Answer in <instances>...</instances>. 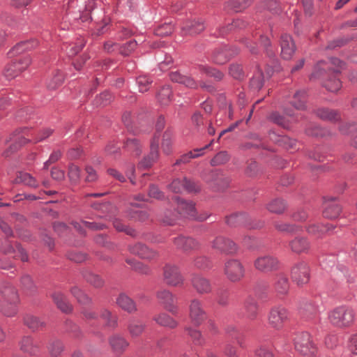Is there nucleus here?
I'll use <instances>...</instances> for the list:
<instances>
[{
	"label": "nucleus",
	"mask_w": 357,
	"mask_h": 357,
	"mask_svg": "<svg viewBox=\"0 0 357 357\" xmlns=\"http://www.w3.org/2000/svg\"><path fill=\"white\" fill-rule=\"evenodd\" d=\"M169 188L175 193H180L183 190H187L188 192H196L198 190V188H197L196 185L188 181L185 177L183 178L174 179L169 185Z\"/></svg>",
	"instance_id": "obj_20"
},
{
	"label": "nucleus",
	"mask_w": 357,
	"mask_h": 357,
	"mask_svg": "<svg viewBox=\"0 0 357 357\" xmlns=\"http://www.w3.org/2000/svg\"><path fill=\"white\" fill-rule=\"evenodd\" d=\"M252 0H229L225 4V9L239 12L247 8Z\"/></svg>",
	"instance_id": "obj_38"
},
{
	"label": "nucleus",
	"mask_w": 357,
	"mask_h": 357,
	"mask_svg": "<svg viewBox=\"0 0 357 357\" xmlns=\"http://www.w3.org/2000/svg\"><path fill=\"white\" fill-rule=\"evenodd\" d=\"M73 225L74 228L81 234L84 233L82 230L83 227H87L92 230H102L105 227V224L88 221H82V222H75L73 223Z\"/></svg>",
	"instance_id": "obj_41"
},
{
	"label": "nucleus",
	"mask_w": 357,
	"mask_h": 357,
	"mask_svg": "<svg viewBox=\"0 0 357 357\" xmlns=\"http://www.w3.org/2000/svg\"><path fill=\"white\" fill-rule=\"evenodd\" d=\"M169 77L172 82L183 84L187 87L192 89L197 87V83L192 77L182 75L179 72H172Z\"/></svg>",
	"instance_id": "obj_31"
},
{
	"label": "nucleus",
	"mask_w": 357,
	"mask_h": 357,
	"mask_svg": "<svg viewBox=\"0 0 357 357\" xmlns=\"http://www.w3.org/2000/svg\"><path fill=\"white\" fill-rule=\"evenodd\" d=\"M294 348L301 355L312 357L317 353L310 335L307 332L297 334L294 340Z\"/></svg>",
	"instance_id": "obj_4"
},
{
	"label": "nucleus",
	"mask_w": 357,
	"mask_h": 357,
	"mask_svg": "<svg viewBox=\"0 0 357 357\" xmlns=\"http://www.w3.org/2000/svg\"><path fill=\"white\" fill-rule=\"evenodd\" d=\"M19 345L21 351L30 356H37L40 351V342L30 336H24Z\"/></svg>",
	"instance_id": "obj_18"
},
{
	"label": "nucleus",
	"mask_w": 357,
	"mask_h": 357,
	"mask_svg": "<svg viewBox=\"0 0 357 357\" xmlns=\"http://www.w3.org/2000/svg\"><path fill=\"white\" fill-rule=\"evenodd\" d=\"M247 221V215L245 213H236L227 217L226 222L229 226H237L244 224Z\"/></svg>",
	"instance_id": "obj_49"
},
{
	"label": "nucleus",
	"mask_w": 357,
	"mask_h": 357,
	"mask_svg": "<svg viewBox=\"0 0 357 357\" xmlns=\"http://www.w3.org/2000/svg\"><path fill=\"white\" fill-rule=\"evenodd\" d=\"M289 248L296 255L308 254L311 249V243L307 237L298 236L289 242Z\"/></svg>",
	"instance_id": "obj_16"
},
{
	"label": "nucleus",
	"mask_w": 357,
	"mask_h": 357,
	"mask_svg": "<svg viewBox=\"0 0 357 357\" xmlns=\"http://www.w3.org/2000/svg\"><path fill=\"white\" fill-rule=\"evenodd\" d=\"M116 304L123 310L132 313L137 310L135 302L126 294L122 293L116 298Z\"/></svg>",
	"instance_id": "obj_32"
},
{
	"label": "nucleus",
	"mask_w": 357,
	"mask_h": 357,
	"mask_svg": "<svg viewBox=\"0 0 357 357\" xmlns=\"http://www.w3.org/2000/svg\"><path fill=\"white\" fill-rule=\"evenodd\" d=\"M52 298L57 307L62 312L68 313L72 310L71 305L68 303L67 298L61 292H54L52 294Z\"/></svg>",
	"instance_id": "obj_33"
},
{
	"label": "nucleus",
	"mask_w": 357,
	"mask_h": 357,
	"mask_svg": "<svg viewBox=\"0 0 357 357\" xmlns=\"http://www.w3.org/2000/svg\"><path fill=\"white\" fill-rule=\"evenodd\" d=\"M286 208L287 204L285 202L281 199H273L266 205V208L268 211L277 214L283 213Z\"/></svg>",
	"instance_id": "obj_43"
},
{
	"label": "nucleus",
	"mask_w": 357,
	"mask_h": 357,
	"mask_svg": "<svg viewBox=\"0 0 357 357\" xmlns=\"http://www.w3.org/2000/svg\"><path fill=\"white\" fill-rule=\"evenodd\" d=\"M275 227L280 231H284L287 233H296L302 230V227L296 225L279 223L275 224Z\"/></svg>",
	"instance_id": "obj_55"
},
{
	"label": "nucleus",
	"mask_w": 357,
	"mask_h": 357,
	"mask_svg": "<svg viewBox=\"0 0 357 357\" xmlns=\"http://www.w3.org/2000/svg\"><path fill=\"white\" fill-rule=\"evenodd\" d=\"M213 140H211L210 144L206 145L203 148L194 149L193 151H190L185 154L182 155L180 158L176 160L174 165H180L181 164L188 163L191 159L198 158L204 154V150L208 149L212 144Z\"/></svg>",
	"instance_id": "obj_28"
},
{
	"label": "nucleus",
	"mask_w": 357,
	"mask_h": 357,
	"mask_svg": "<svg viewBox=\"0 0 357 357\" xmlns=\"http://www.w3.org/2000/svg\"><path fill=\"white\" fill-rule=\"evenodd\" d=\"M269 119L273 123L284 128H288L289 127L290 121L286 119L284 116H282L278 112H275L271 114Z\"/></svg>",
	"instance_id": "obj_54"
},
{
	"label": "nucleus",
	"mask_w": 357,
	"mask_h": 357,
	"mask_svg": "<svg viewBox=\"0 0 357 357\" xmlns=\"http://www.w3.org/2000/svg\"><path fill=\"white\" fill-rule=\"evenodd\" d=\"M68 176L71 182L76 183L80 178V169L75 164H70L68 167Z\"/></svg>",
	"instance_id": "obj_63"
},
{
	"label": "nucleus",
	"mask_w": 357,
	"mask_h": 357,
	"mask_svg": "<svg viewBox=\"0 0 357 357\" xmlns=\"http://www.w3.org/2000/svg\"><path fill=\"white\" fill-rule=\"evenodd\" d=\"M70 291L71 294L77 298L79 303L83 305L91 303V299L78 287H74Z\"/></svg>",
	"instance_id": "obj_53"
},
{
	"label": "nucleus",
	"mask_w": 357,
	"mask_h": 357,
	"mask_svg": "<svg viewBox=\"0 0 357 357\" xmlns=\"http://www.w3.org/2000/svg\"><path fill=\"white\" fill-rule=\"evenodd\" d=\"M153 320L160 326L169 328H174L178 326V322L165 312L154 316Z\"/></svg>",
	"instance_id": "obj_35"
},
{
	"label": "nucleus",
	"mask_w": 357,
	"mask_h": 357,
	"mask_svg": "<svg viewBox=\"0 0 357 357\" xmlns=\"http://www.w3.org/2000/svg\"><path fill=\"white\" fill-rule=\"evenodd\" d=\"M291 276L292 280L297 285L307 284L310 278V267L305 261H300L296 264L291 268Z\"/></svg>",
	"instance_id": "obj_10"
},
{
	"label": "nucleus",
	"mask_w": 357,
	"mask_h": 357,
	"mask_svg": "<svg viewBox=\"0 0 357 357\" xmlns=\"http://www.w3.org/2000/svg\"><path fill=\"white\" fill-rule=\"evenodd\" d=\"M108 341L112 351L118 354H122L129 346L128 340L117 333L111 335Z\"/></svg>",
	"instance_id": "obj_24"
},
{
	"label": "nucleus",
	"mask_w": 357,
	"mask_h": 357,
	"mask_svg": "<svg viewBox=\"0 0 357 357\" xmlns=\"http://www.w3.org/2000/svg\"><path fill=\"white\" fill-rule=\"evenodd\" d=\"M205 28L203 22L200 20L187 21L181 26L183 35H193L202 32Z\"/></svg>",
	"instance_id": "obj_26"
},
{
	"label": "nucleus",
	"mask_w": 357,
	"mask_h": 357,
	"mask_svg": "<svg viewBox=\"0 0 357 357\" xmlns=\"http://www.w3.org/2000/svg\"><path fill=\"white\" fill-rule=\"evenodd\" d=\"M224 273L232 282L241 281L245 276V270L243 264L237 259H230L225 262Z\"/></svg>",
	"instance_id": "obj_6"
},
{
	"label": "nucleus",
	"mask_w": 357,
	"mask_h": 357,
	"mask_svg": "<svg viewBox=\"0 0 357 357\" xmlns=\"http://www.w3.org/2000/svg\"><path fill=\"white\" fill-rule=\"evenodd\" d=\"M163 277L167 284L174 287L182 285L184 280L178 268L173 265L164 267Z\"/></svg>",
	"instance_id": "obj_14"
},
{
	"label": "nucleus",
	"mask_w": 357,
	"mask_h": 357,
	"mask_svg": "<svg viewBox=\"0 0 357 357\" xmlns=\"http://www.w3.org/2000/svg\"><path fill=\"white\" fill-rule=\"evenodd\" d=\"M52 133L53 130L51 128H43L37 132L29 128H20L16 130L14 135V144L10 149L14 151L28 142L38 143L45 140Z\"/></svg>",
	"instance_id": "obj_1"
},
{
	"label": "nucleus",
	"mask_w": 357,
	"mask_h": 357,
	"mask_svg": "<svg viewBox=\"0 0 357 357\" xmlns=\"http://www.w3.org/2000/svg\"><path fill=\"white\" fill-rule=\"evenodd\" d=\"M159 136L155 134L150 144V153L142 160L138 167L139 169H147L153 165L159 158Z\"/></svg>",
	"instance_id": "obj_12"
},
{
	"label": "nucleus",
	"mask_w": 357,
	"mask_h": 357,
	"mask_svg": "<svg viewBox=\"0 0 357 357\" xmlns=\"http://www.w3.org/2000/svg\"><path fill=\"white\" fill-rule=\"evenodd\" d=\"M185 331H188V335L192 339L193 342L196 344L201 345L204 342V340L199 331L191 328L190 327L185 328Z\"/></svg>",
	"instance_id": "obj_61"
},
{
	"label": "nucleus",
	"mask_w": 357,
	"mask_h": 357,
	"mask_svg": "<svg viewBox=\"0 0 357 357\" xmlns=\"http://www.w3.org/2000/svg\"><path fill=\"white\" fill-rule=\"evenodd\" d=\"M172 90L168 86H163L158 94V100L162 105H167L171 101Z\"/></svg>",
	"instance_id": "obj_52"
},
{
	"label": "nucleus",
	"mask_w": 357,
	"mask_h": 357,
	"mask_svg": "<svg viewBox=\"0 0 357 357\" xmlns=\"http://www.w3.org/2000/svg\"><path fill=\"white\" fill-rule=\"evenodd\" d=\"M158 302L163 307L173 314L177 313L178 307L176 305V298L169 290L161 289L156 294Z\"/></svg>",
	"instance_id": "obj_13"
},
{
	"label": "nucleus",
	"mask_w": 357,
	"mask_h": 357,
	"mask_svg": "<svg viewBox=\"0 0 357 357\" xmlns=\"http://www.w3.org/2000/svg\"><path fill=\"white\" fill-rule=\"evenodd\" d=\"M2 251L6 254L14 253L13 257L20 258L22 261L27 260V255H26L24 249L19 245L15 243V247L13 245H9L8 248H1Z\"/></svg>",
	"instance_id": "obj_45"
},
{
	"label": "nucleus",
	"mask_w": 357,
	"mask_h": 357,
	"mask_svg": "<svg viewBox=\"0 0 357 357\" xmlns=\"http://www.w3.org/2000/svg\"><path fill=\"white\" fill-rule=\"evenodd\" d=\"M174 202L176 204L178 213L183 217L204 221L208 215L206 213L197 215L195 204L192 202H186L179 197H175Z\"/></svg>",
	"instance_id": "obj_5"
},
{
	"label": "nucleus",
	"mask_w": 357,
	"mask_h": 357,
	"mask_svg": "<svg viewBox=\"0 0 357 357\" xmlns=\"http://www.w3.org/2000/svg\"><path fill=\"white\" fill-rule=\"evenodd\" d=\"M174 243L176 247L183 251L189 252L197 250L200 247V243L192 237L179 236L174 239Z\"/></svg>",
	"instance_id": "obj_21"
},
{
	"label": "nucleus",
	"mask_w": 357,
	"mask_h": 357,
	"mask_svg": "<svg viewBox=\"0 0 357 357\" xmlns=\"http://www.w3.org/2000/svg\"><path fill=\"white\" fill-rule=\"evenodd\" d=\"M15 183H23L32 188H37L38 183L36 179L26 172H19L14 181Z\"/></svg>",
	"instance_id": "obj_39"
},
{
	"label": "nucleus",
	"mask_w": 357,
	"mask_h": 357,
	"mask_svg": "<svg viewBox=\"0 0 357 357\" xmlns=\"http://www.w3.org/2000/svg\"><path fill=\"white\" fill-rule=\"evenodd\" d=\"M100 318L104 321L106 327L114 329L118 326V317L107 309H102L100 314Z\"/></svg>",
	"instance_id": "obj_34"
},
{
	"label": "nucleus",
	"mask_w": 357,
	"mask_h": 357,
	"mask_svg": "<svg viewBox=\"0 0 357 357\" xmlns=\"http://www.w3.org/2000/svg\"><path fill=\"white\" fill-rule=\"evenodd\" d=\"M112 222L114 227L118 231H124L126 234L131 236H135L136 231L133 229L124 225L120 220L115 218L112 220Z\"/></svg>",
	"instance_id": "obj_58"
},
{
	"label": "nucleus",
	"mask_w": 357,
	"mask_h": 357,
	"mask_svg": "<svg viewBox=\"0 0 357 357\" xmlns=\"http://www.w3.org/2000/svg\"><path fill=\"white\" fill-rule=\"evenodd\" d=\"M63 350V345L59 340L52 341L48 346V351L52 357H57Z\"/></svg>",
	"instance_id": "obj_56"
},
{
	"label": "nucleus",
	"mask_w": 357,
	"mask_h": 357,
	"mask_svg": "<svg viewBox=\"0 0 357 357\" xmlns=\"http://www.w3.org/2000/svg\"><path fill=\"white\" fill-rule=\"evenodd\" d=\"M238 52L237 49L231 50L227 46L217 49L213 52L212 55L213 62L217 64H224L231 56L237 54Z\"/></svg>",
	"instance_id": "obj_22"
},
{
	"label": "nucleus",
	"mask_w": 357,
	"mask_h": 357,
	"mask_svg": "<svg viewBox=\"0 0 357 357\" xmlns=\"http://www.w3.org/2000/svg\"><path fill=\"white\" fill-rule=\"evenodd\" d=\"M341 212V207L335 202H326L323 215L325 218L335 219L337 218Z\"/></svg>",
	"instance_id": "obj_37"
},
{
	"label": "nucleus",
	"mask_w": 357,
	"mask_h": 357,
	"mask_svg": "<svg viewBox=\"0 0 357 357\" xmlns=\"http://www.w3.org/2000/svg\"><path fill=\"white\" fill-rule=\"evenodd\" d=\"M211 246L213 249L225 254H234L238 249L232 240L222 236H216L211 242Z\"/></svg>",
	"instance_id": "obj_15"
},
{
	"label": "nucleus",
	"mask_w": 357,
	"mask_h": 357,
	"mask_svg": "<svg viewBox=\"0 0 357 357\" xmlns=\"http://www.w3.org/2000/svg\"><path fill=\"white\" fill-rule=\"evenodd\" d=\"M152 80L146 75L139 76L137 79L139 90L140 92L144 93L148 91Z\"/></svg>",
	"instance_id": "obj_64"
},
{
	"label": "nucleus",
	"mask_w": 357,
	"mask_h": 357,
	"mask_svg": "<svg viewBox=\"0 0 357 357\" xmlns=\"http://www.w3.org/2000/svg\"><path fill=\"white\" fill-rule=\"evenodd\" d=\"M255 268L262 273H269L277 270L279 267L278 259L272 255L258 257L254 261Z\"/></svg>",
	"instance_id": "obj_11"
},
{
	"label": "nucleus",
	"mask_w": 357,
	"mask_h": 357,
	"mask_svg": "<svg viewBox=\"0 0 357 357\" xmlns=\"http://www.w3.org/2000/svg\"><path fill=\"white\" fill-rule=\"evenodd\" d=\"M305 95L306 93L304 90L297 91L294 94V100L291 104L297 109H304L305 108Z\"/></svg>",
	"instance_id": "obj_48"
},
{
	"label": "nucleus",
	"mask_w": 357,
	"mask_h": 357,
	"mask_svg": "<svg viewBox=\"0 0 357 357\" xmlns=\"http://www.w3.org/2000/svg\"><path fill=\"white\" fill-rule=\"evenodd\" d=\"M258 303L255 298L248 296L243 303V310L245 317L250 319H256L258 314Z\"/></svg>",
	"instance_id": "obj_25"
},
{
	"label": "nucleus",
	"mask_w": 357,
	"mask_h": 357,
	"mask_svg": "<svg viewBox=\"0 0 357 357\" xmlns=\"http://www.w3.org/2000/svg\"><path fill=\"white\" fill-rule=\"evenodd\" d=\"M274 289L278 294L285 295L289 289V280L284 273L276 275L274 282Z\"/></svg>",
	"instance_id": "obj_29"
},
{
	"label": "nucleus",
	"mask_w": 357,
	"mask_h": 357,
	"mask_svg": "<svg viewBox=\"0 0 357 357\" xmlns=\"http://www.w3.org/2000/svg\"><path fill=\"white\" fill-rule=\"evenodd\" d=\"M0 295L4 305L2 307L3 313L7 317H13L17 312V304L19 296L16 289L8 282H3L0 285Z\"/></svg>",
	"instance_id": "obj_2"
},
{
	"label": "nucleus",
	"mask_w": 357,
	"mask_h": 357,
	"mask_svg": "<svg viewBox=\"0 0 357 357\" xmlns=\"http://www.w3.org/2000/svg\"><path fill=\"white\" fill-rule=\"evenodd\" d=\"M128 250L130 253L146 259H152L158 256L157 252L149 249L147 246L140 243L129 245Z\"/></svg>",
	"instance_id": "obj_23"
},
{
	"label": "nucleus",
	"mask_w": 357,
	"mask_h": 357,
	"mask_svg": "<svg viewBox=\"0 0 357 357\" xmlns=\"http://www.w3.org/2000/svg\"><path fill=\"white\" fill-rule=\"evenodd\" d=\"M211 181H208L213 185V188L217 190H220L226 188L229 183V181L222 174L218 172H212L211 174Z\"/></svg>",
	"instance_id": "obj_40"
},
{
	"label": "nucleus",
	"mask_w": 357,
	"mask_h": 357,
	"mask_svg": "<svg viewBox=\"0 0 357 357\" xmlns=\"http://www.w3.org/2000/svg\"><path fill=\"white\" fill-rule=\"evenodd\" d=\"M281 56L282 59H290L296 50L294 42L290 35L282 34L280 38Z\"/></svg>",
	"instance_id": "obj_19"
},
{
	"label": "nucleus",
	"mask_w": 357,
	"mask_h": 357,
	"mask_svg": "<svg viewBox=\"0 0 357 357\" xmlns=\"http://www.w3.org/2000/svg\"><path fill=\"white\" fill-rule=\"evenodd\" d=\"M330 323L337 328L349 326L354 321V312L347 306H340L333 310L328 315Z\"/></svg>",
	"instance_id": "obj_3"
},
{
	"label": "nucleus",
	"mask_w": 357,
	"mask_h": 357,
	"mask_svg": "<svg viewBox=\"0 0 357 357\" xmlns=\"http://www.w3.org/2000/svg\"><path fill=\"white\" fill-rule=\"evenodd\" d=\"M333 225H320L314 222H310L305 226L306 231L312 236L321 238L326 231L333 229Z\"/></svg>",
	"instance_id": "obj_30"
},
{
	"label": "nucleus",
	"mask_w": 357,
	"mask_h": 357,
	"mask_svg": "<svg viewBox=\"0 0 357 357\" xmlns=\"http://www.w3.org/2000/svg\"><path fill=\"white\" fill-rule=\"evenodd\" d=\"M24 323L33 331L42 328L45 326L44 321L33 314H26L24 318Z\"/></svg>",
	"instance_id": "obj_42"
},
{
	"label": "nucleus",
	"mask_w": 357,
	"mask_h": 357,
	"mask_svg": "<svg viewBox=\"0 0 357 357\" xmlns=\"http://www.w3.org/2000/svg\"><path fill=\"white\" fill-rule=\"evenodd\" d=\"M63 76L59 70L54 71L47 81V86L49 89L53 90L61 85L63 81Z\"/></svg>",
	"instance_id": "obj_44"
},
{
	"label": "nucleus",
	"mask_w": 357,
	"mask_h": 357,
	"mask_svg": "<svg viewBox=\"0 0 357 357\" xmlns=\"http://www.w3.org/2000/svg\"><path fill=\"white\" fill-rule=\"evenodd\" d=\"M162 149L165 154L169 155L172 151V134L167 130L162 135Z\"/></svg>",
	"instance_id": "obj_50"
},
{
	"label": "nucleus",
	"mask_w": 357,
	"mask_h": 357,
	"mask_svg": "<svg viewBox=\"0 0 357 357\" xmlns=\"http://www.w3.org/2000/svg\"><path fill=\"white\" fill-rule=\"evenodd\" d=\"M173 31V26L171 23H165L158 26L155 29V34L158 36H167L170 35Z\"/></svg>",
	"instance_id": "obj_60"
},
{
	"label": "nucleus",
	"mask_w": 357,
	"mask_h": 357,
	"mask_svg": "<svg viewBox=\"0 0 357 357\" xmlns=\"http://www.w3.org/2000/svg\"><path fill=\"white\" fill-rule=\"evenodd\" d=\"M30 63L31 59L29 56L17 58L6 66L4 70V75L8 79L14 78L26 70Z\"/></svg>",
	"instance_id": "obj_7"
},
{
	"label": "nucleus",
	"mask_w": 357,
	"mask_h": 357,
	"mask_svg": "<svg viewBox=\"0 0 357 357\" xmlns=\"http://www.w3.org/2000/svg\"><path fill=\"white\" fill-rule=\"evenodd\" d=\"M188 311L190 319L195 326L201 325L207 317L202 302L197 298L190 301Z\"/></svg>",
	"instance_id": "obj_8"
},
{
	"label": "nucleus",
	"mask_w": 357,
	"mask_h": 357,
	"mask_svg": "<svg viewBox=\"0 0 357 357\" xmlns=\"http://www.w3.org/2000/svg\"><path fill=\"white\" fill-rule=\"evenodd\" d=\"M38 42L36 39L22 41L17 43L8 53L10 56H14L25 51H29L36 47Z\"/></svg>",
	"instance_id": "obj_27"
},
{
	"label": "nucleus",
	"mask_w": 357,
	"mask_h": 357,
	"mask_svg": "<svg viewBox=\"0 0 357 357\" xmlns=\"http://www.w3.org/2000/svg\"><path fill=\"white\" fill-rule=\"evenodd\" d=\"M264 81V77L263 73L259 67H257L255 74L250 80V87L254 90L258 91L262 87Z\"/></svg>",
	"instance_id": "obj_47"
},
{
	"label": "nucleus",
	"mask_w": 357,
	"mask_h": 357,
	"mask_svg": "<svg viewBox=\"0 0 357 357\" xmlns=\"http://www.w3.org/2000/svg\"><path fill=\"white\" fill-rule=\"evenodd\" d=\"M316 114L320 119L327 121H337L340 119L339 114L332 109L328 108H319L317 110Z\"/></svg>",
	"instance_id": "obj_46"
},
{
	"label": "nucleus",
	"mask_w": 357,
	"mask_h": 357,
	"mask_svg": "<svg viewBox=\"0 0 357 357\" xmlns=\"http://www.w3.org/2000/svg\"><path fill=\"white\" fill-rule=\"evenodd\" d=\"M324 86L328 91L335 93L341 88L342 84L336 75H333L325 81Z\"/></svg>",
	"instance_id": "obj_51"
},
{
	"label": "nucleus",
	"mask_w": 357,
	"mask_h": 357,
	"mask_svg": "<svg viewBox=\"0 0 357 357\" xmlns=\"http://www.w3.org/2000/svg\"><path fill=\"white\" fill-rule=\"evenodd\" d=\"M289 319L287 310L282 306L273 307L268 317V324L273 328L281 329Z\"/></svg>",
	"instance_id": "obj_9"
},
{
	"label": "nucleus",
	"mask_w": 357,
	"mask_h": 357,
	"mask_svg": "<svg viewBox=\"0 0 357 357\" xmlns=\"http://www.w3.org/2000/svg\"><path fill=\"white\" fill-rule=\"evenodd\" d=\"M146 328V325L139 320H130L128 325V331L132 337L141 335Z\"/></svg>",
	"instance_id": "obj_36"
},
{
	"label": "nucleus",
	"mask_w": 357,
	"mask_h": 357,
	"mask_svg": "<svg viewBox=\"0 0 357 357\" xmlns=\"http://www.w3.org/2000/svg\"><path fill=\"white\" fill-rule=\"evenodd\" d=\"M128 217L131 219L144 222L148 220L149 215L146 211H135L130 209L128 214Z\"/></svg>",
	"instance_id": "obj_62"
},
{
	"label": "nucleus",
	"mask_w": 357,
	"mask_h": 357,
	"mask_svg": "<svg viewBox=\"0 0 357 357\" xmlns=\"http://www.w3.org/2000/svg\"><path fill=\"white\" fill-rule=\"evenodd\" d=\"M301 311L303 314L310 317L317 313V307L312 302L307 301L301 305Z\"/></svg>",
	"instance_id": "obj_59"
},
{
	"label": "nucleus",
	"mask_w": 357,
	"mask_h": 357,
	"mask_svg": "<svg viewBox=\"0 0 357 357\" xmlns=\"http://www.w3.org/2000/svg\"><path fill=\"white\" fill-rule=\"evenodd\" d=\"M85 280L96 288L102 287L104 285V280L98 275L89 273L84 275Z\"/></svg>",
	"instance_id": "obj_57"
},
{
	"label": "nucleus",
	"mask_w": 357,
	"mask_h": 357,
	"mask_svg": "<svg viewBox=\"0 0 357 357\" xmlns=\"http://www.w3.org/2000/svg\"><path fill=\"white\" fill-rule=\"evenodd\" d=\"M190 282L192 287L199 294H208L212 291L211 280L202 275H193Z\"/></svg>",
	"instance_id": "obj_17"
}]
</instances>
